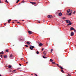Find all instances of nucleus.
<instances>
[{"mask_svg":"<svg viewBox=\"0 0 76 76\" xmlns=\"http://www.w3.org/2000/svg\"><path fill=\"white\" fill-rule=\"evenodd\" d=\"M66 23H69L68 24H67V26L72 25V23H71L70 21L69 20H66Z\"/></svg>","mask_w":76,"mask_h":76,"instance_id":"obj_1","label":"nucleus"},{"mask_svg":"<svg viewBox=\"0 0 76 76\" xmlns=\"http://www.w3.org/2000/svg\"><path fill=\"white\" fill-rule=\"evenodd\" d=\"M29 46L31 47H30L29 48H30V50H33V48H34V46H33L30 45V46Z\"/></svg>","mask_w":76,"mask_h":76,"instance_id":"obj_2","label":"nucleus"},{"mask_svg":"<svg viewBox=\"0 0 76 76\" xmlns=\"http://www.w3.org/2000/svg\"><path fill=\"white\" fill-rule=\"evenodd\" d=\"M48 17L49 18L51 19L53 18V16H52V15H48Z\"/></svg>","mask_w":76,"mask_h":76,"instance_id":"obj_3","label":"nucleus"},{"mask_svg":"<svg viewBox=\"0 0 76 76\" xmlns=\"http://www.w3.org/2000/svg\"><path fill=\"white\" fill-rule=\"evenodd\" d=\"M28 34H32V33H33L32 31H28Z\"/></svg>","mask_w":76,"mask_h":76,"instance_id":"obj_4","label":"nucleus"},{"mask_svg":"<svg viewBox=\"0 0 76 76\" xmlns=\"http://www.w3.org/2000/svg\"><path fill=\"white\" fill-rule=\"evenodd\" d=\"M43 55H44V56H46V55H47V53L45 51L43 52Z\"/></svg>","mask_w":76,"mask_h":76,"instance_id":"obj_5","label":"nucleus"},{"mask_svg":"<svg viewBox=\"0 0 76 76\" xmlns=\"http://www.w3.org/2000/svg\"><path fill=\"white\" fill-rule=\"evenodd\" d=\"M58 15L59 16H61L62 15V13H61V12H59L58 13Z\"/></svg>","mask_w":76,"mask_h":76,"instance_id":"obj_6","label":"nucleus"},{"mask_svg":"<svg viewBox=\"0 0 76 76\" xmlns=\"http://www.w3.org/2000/svg\"><path fill=\"white\" fill-rule=\"evenodd\" d=\"M73 30H75V29H74L73 27L70 28V31H72Z\"/></svg>","mask_w":76,"mask_h":76,"instance_id":"obj_7","label":"nucleus"},{"mask_svg":"<svg viewBox=\"0 0 76 76\" xmlns=\"http://www.w3.org/2000/svg\"><path fill=\"white\" fill-rule=\"evenodd\" d=\"M43 45V44L42 43H40L39 44V46H41Z\"/></svg>","mask_w":76,"mask_h":76,"instance_id":"obj_8","label":"nucleus"},{"mask_svg":"<svg viewBox=\"0 0 76 76\" xmlns=\"http://www.w3.org/2000/svg\"><path fill=\"white\" fill-rule=\"evenodd\" d=\"M73 35H74V33L73 32H72V33H71V36H72Z\"/></svg>","mask_w":76,"mask_h":76,"instance_id":"obj_9","label":"nucleus"},{"mask_svg":"<svg viewBox=\"0 0 76 76\" xmlns=\"http://www.w3.org/2000/svg\"><path fill=\"white\" fill-rule=\"evenodd\" d=\"M26 43H27V44L28 45H30V43L29 42H26Z\"/></svg>","mask_w":76,"mask_h":76,"instance_id":"obj_10","label":"nucleus"},{"mask_svg":"<svg viewBox=\"0 0 76 76\" xmlns=\"http://www.w3.org/2000/svg\"><path fill=\"white\" fill-rule=\"evenodd\" d=\"M67 12L68 13H69V12H70V10L69 9L68 10H67Z\"/></svg>","mask_w":76,"mask_h":76,"instance_id":"obj_11","label":"nucleus"},{"mask_svg":"<svg viewBox=\"0 0 76 76\" xmlns=\"http://www.w3.org/2000/svg\"><path fill=\"white\" fill-rule=\"evenodd\" d=\"M4 58H7V55L4 56Z\"/></svg>","mask_w":76,"mask_h":76,"instance_id":"obj_12","label":"nucleus"},{"mask_svg":"<svg viewBox=\"0 0 76 76\" xmlns=\"http://www.w3.org/2000/svg\"><path fill=\"white\" fill-rule=\"evenodd\" d=\"M50 61L51 62H53V59H51L50 60Z\"/></svg>","mask_w":76,"mask_h":76,"instance_id":"obj_13","label":"nucleus"},{"mask_svg":"<svg viewBox=\"0 0 76 76\" xmlns=\"http://www.w3.org/2000/svg\"><path fill=\"white\" fill-rule=\"evenodd\" d=\"M4 54V52H1L0 53V54Z\"/></svg>","mask_w":76,"mask_h":76,"instance_id":"obj_14","label":"nucleus"},{"mask_svg":"<svg viewBox=\"0 0 76 76\" xmlns=\"http://www.w3.org/2000/svg\"><path fill=\"white\" fill-rule=\"evenodd\" d=\"M59 67H60V69H63V67H61V66H59Z\"/></svg>","mask_w":76,"mask_h":76,"instance_id":"obj_15","label":"nucleus"},{"mask_svg":"<svg viewBox=\"0 0 76 76\" xmlns=\"http://www.w3.org/2000/svg\"><path fill=\"white\" fill-rule=\"evenodd\" d=\"M72 12H70V14H69V16H71L72 15Z\"/></svg>","mask_w":76,"mask_h":76,"instance_id":"obj_16","label":"nucleus"},{"mask_svg":"<svg viewBox=\"0 0 76 76\" xmlns=\"http://www.w3.org/2000/svg\"><path fill=\"white\" fill-rule=\"evenodd\" d=\"M8 71H9V72H12V71L11 69H9L8 70Z\"/></svg>","mask_w":76,"mask_h":76,"instance_id":"obj_17","label":"nucleus"},{"mask_svg":"<svg viewBox=\"0 0 76 76\" xmlns=\"http://www.w3.org/2000/svg\"><path fill=\"white\" fill-rule=\"evenodd\" d=\"M11 66L10 65H9V66H8V68H9V69H10L11 68Z\"/></svg>","mask_w":76,"mask_h":76,"instance_id":"obj_18","label":"nucleus"},{"mask_svg":"<svg viewBox=\"0 0 76 76\" xmlns=\"http://www.w3.org/2000/svg\"><path fill=\"white\" fill-rule=\"evenodd\" d=\"M12 57V54L10 55V57Z\"/></svg>","mask_w":76,"mask_h":76,"instance_id":"obj_19","label":"nucleus"},{"mask_svg":"<svg viewBox=\"0 0 76 76\" xmlns=\"http://www.w3.org/2000/svg\"><path fill=\"white\" fill-rule=\"evenodd\" d=\"M31 4H36V3H35V2H34V3H31Z\"/></svg>","mask_w":76,"mask_h":76,"instance_id":"obj_20","label":"nucleus"},{"mask_svg":"<svg viewBox=\"0 0 76 76\" xmlns=\"http://www.w3.org/2000/svg\"><path fill=\"white\" fill-rule=\"evenodd\" d=\"M52 64H56V63H55V62H53L52 63Z\"/></svg>","mask_w":76,"mask_h":76,"instance_id":"obj_21","label":"nucleus"},{"mask_svg":"<svg viewBox=\"0 0 76 76\" xmlns=\"http://www.w3.org/2000/svg\"><path fill=\"white\" fill-rule=\"evenodd\" d=\"M57 66H58V67H61V66H60V65L58 64H57Z\"/></svg>","mask_w":76,"mask_h":76,"instance_id":"obj_22","label":"nucleus"},{"mask_svg":"<svg viewBox=\"0 0 76 76\" xmlns=\"http://www.w3.org/2000/svg\"><path fill=\"white\" fill-rule=\"evenodd\" d=\"M43 58H45V59L46 58V57H44V56H43Z\"/></svg>","mask_w":76,"mask_h":76,"instance_id":"obj_23","label":"nucleus"},{"mask_svg":"<svg viewBox=\"0 0 76 76\" xmlns=\"http://www.w3.org/2000/svg\"><path fill=\"white\" fill-rule=\"evenodd\" d=\"M61 71L62 72L64 73V71H63V70L61 69Z\"/></svg>","mask_w":76,"mask_h":76,"instance_id":"obj_24","label":"nucleus"},{"mask_svg":"<svg viewBox=\"0 0 76 76\" xmlns=\"http://www.w3.org/2000/svg\"><path fill=\"white\" fill-rule=\"evenodd\" d=\"M5 2H7V3H8V1H7V0H6L5 1Z\"/></svg>","mask_w":76,"mask_h":76,"instance_id":"obj_25","label":"nucleus"},{"mask_svg":"<svg viewBox=\"0 0 76 76\" xmlns=\"http://www.w3.org/2000/svg\"><path fill=\"white\" fill-rule=\"evenodd\" d=\"M63 19H66V17H63Z\"/></svg>","mask_w":76,"mask_h":76,"instance_id":"obj_26","label":"nucleus"},{"mask_svg":"<svg viewBox=\"0 0 76 76\" xmlns=\"http://www.w3.org/2000/svg\"><path fill=\"white\" fill-rule=\"evenodd\" d=\"M24 46L26 47H28V46L27 45H24Z\"/></svg>","mask_w":76,"mask_h":76,"instance_id":"obj_27","label":"nucleus"},{"mask_svg":"<svg viewBox=\"0 0 76 76\" xmlns=\"http://www.w3.org/2000/svg\"><path fill=\"white\" fill-rule=\"evenodd\" d=\"M36 54H39V52H38V51L36 52Z\"/></svg>","mask_w":76,"mask_h":76,"instance_id":"obj_28","label":"nucleus"},{"mask_svg":"<svg viewBox=\"0 0 76 76\" xmlns=\"http://www.w3.org/2000/svg\"><path fill=\"white\" fill-rule=\"evenodd\" d=\"M53 49H51V53H52V51H53Z\"/></svg>","mask_w":76,"mask_h":76,"instance_id":"obj_29","label":"nucleus"},{"mask_svg":"<svg viewBox=\"0 0 76 76\" xmlns=\"http://www.w3.org/2000/svg\"><path fill=\"white\" fill-rule=\"evenodd\" d=\"M19 1V0H17V2H16V3H18Z\"/></svg>","mask_w":76,"mask_h":76,"instance_id":"obj_30","label":"nucleus"},{"mask_svg":"<svg viewBox=\"0 0 76 76\" xmlns=\"http://www.w3.org/2000/svg\"><path fill=\"white\" fill-rule=\"evenodd\" d=\"M75 13H76V12L74 11V12H73V14H75Z\"/></svg>","mask_w":76,"mask_h":76,"instance_id":"obj_31","label":"nucleus"},{"mask_svg":"<svg viewBox=\"0 0 76 76\" xmlns=\"http://www.w3.org/2000/svg\"><path fill=\"white\" fill-rule=\"evenodd\" d=\"M6 52H8V50L7 49V50H6Z\"/></svg>","mask_w":76,"mask_h":76,"instance_id":"obj_32","label":"nucleus"},{"mask_svg":"<svg viewBox=\"0 0 76 76\" xmlns=\"http://www.w3.org/2000/svg\"><path fill=\"white\" fill-rule=\"evenodd\" d=\"M34 75H35L36 76H37V75L36 74H34Z\"/></svg>","mask_w":76,"mask_h":76,"instance_id":"obj_33","label":"nucleus"},{"mask_svg":"<svg viewBox=\"0 0 76 76\" xmlns=\"http://www.w3.org/2000/svg\"><path fill=\"white\" fill-rule=\"evenodd\" d=\"M74 31H75V32H76V30H73Z\"/></svg>","mask_w":76,"mask_h":76,"instance_id":"obj_34","label":"nucleus"},{"mask_svg":"<svg viewBox=\"0 0 76 76\" xmlns=\"http://www.w3.org/2000/svg\"><path fill=\"white\" fill-rule=\"evenodd\" d=\"M11 20L10 19V20H8V21H11Z\"/></svg>","mask_w":76,"mask_h":76,"instance_id":"obj_35","label":"nucleus"},{"mask_svg":"<svg viewBox=\"0 0 76 76\" xmlns=\"http://www.w3.org/2000/svg\"><path fill=\"white\" fill-rule=\"evenodd\" d=\"M19 65H20V66H21V64H19Z\"/></svg>","mask_w":76,"mask_h":76,"instance_id":"obj_36","label":"nucleus"},{"mask_svg":"<svg viewBox=\"0 0 76 76\" xmlns=\"http://www.w3.org/2000/svg\"><path fill=\"white\" fill-rule=\"evenodd\" d=\"M23 59V58H21V60L22 61Z\"/></svg>","mask_w":76,"mask_h":76,"instance_id":"obj_37","label":"nucleus"},{"mask_svg":"<svg viewBox=\"0 0 76 76\" xmlns=\"http://www.w3.org/2000/svg\"><path fill=\"white\" fill-rule=\"evenodd\" d=\"M44 50V48H42V51Z\"/></svg>","mask_w":76,"mask_h":76,"instance_id":"obj_38","label":"nucleus"},{"mask_svg":"<svg viewBox=\"0 0 76 76\" xmlns=\"http://www.w3.org/2000/svg\"><path fill=\"white\" fill-rule=\"evenodd\" d=\"M15 70H14V71H12V72H15Z\"/></svg>","mask_w":76,"mask_h":76,"instance_id":"obj_39","label":"nucleus"},{"mask_svg":"<svg viewBox=\"0 0 76 76\" xmlns=\"http://www.w3.org/2000/svg\"><path fill=\"white\" fill-rule=\"evenodd\" d=\"M14 21H16V22H17V20H14Z\"/></svg>","mask_w":76,"mask_h":76,"instance_id":"obj_40","label":"nucleus"},{"mask_svg":"<svg viewBox=\"0 0 76 76\" xmlns=\"http://www.w3.org/2000/svg\"><path fill=\"white\" fill-rule=\"evenodd\" d=\"M8 23H10V21H8Z\"/></svg>","mask_w":76,"mask_h":76,"instance_id":"obj_41","label":"nucleus"},{"mask_svg":"<svg viewBox=\"0 0 76 76\" xmlns=\"http://www.w3.org/2000/svg\"><path fill=\"white\" fill-rule=\"evenodd\" d=\"M0 57H2V55H1Z\"/></svg>","mask_w":76,"mask_h":76,"instance_id":"obj_42","label":"nucleus"},{"mask_svg":"<svg viewBox=\"0 0 76 76\" xmlns=\"http://www.w3.org/2000/svg\"><path fill=\"white\" fill-rule=\"evenodd\" d=\"M72 12V10H70V12Z\"/></svg>","mask_w":76,"mask_h":76,"instance_id":"obj_43","label":"nucleus"},{"mask_svg":"<svg viewBox=\"0 0 76 76\" xmlns=\"http://www.w3.org/2000/svg\"><path fill=\"white\" fill-rule=\"evenodd\" d=\"M17 23H20V22H18Z\"/></svg>","mask_w":76,"mask_h":76,"instance_id":"obj_44","label":"nucleus"},{"mask_svg":"<svg viewBox=\"0 0 76 76\" xmlns=\"http://www.w3.org/2000/svg\"><path fill=\"white\" fill-rule=\"evenodd\" d=\"M30 3H35V2H30Z\"/></svg>","mask_w":76,"mask_h":76,"instance_id":"obj_45","label":"nucleus"},{"mask_svg":"<svg viewBox=\"0 0 76 76\" xmlns=\"http://www.w3.org/2000/svg\"><path fill=\"white\" fill-rule=\"evenodd\" d=\"M14 23V22H12V23Z\"/></svg>","mask_w":76,"mask_h":76,"instance_id":"obj_46","label":"nucleus"},{"mask_svg":"<svg viewBox=\"0 0 76 76\" xmlns=\"http://www.w3.org/2000/svg\"><path fill=\"white\" fill-rule=\"evenodd\" d=\"M67 76H70V75H67Z\"/></svg>","mask_w":76,"mask_h":76,"instance_id":"obj_47","label":"nucleus"},{"mask_svg":"<svg viewBox=\"0 0 76 76\" xmlns=\"http://www.w3.org/2000/svg\"><path fill=\"white\" fill-rule=\"evenodd\" d=\"M37 23H40V22H37Z\"/></svg>","mask_w":76,"mask_h":76,"instance_id":"obj_48","label":"nucleus"},{"mask_svg":"<svg viewBox=\"0 0 76 76\" xmlns=\"http://www.w3.org/2000/svg\"><path fill=\"white\" fill-rule=\"evenodd\" d=\"M24 21V20H22V21Z\"/></svg>","mask_w":76,"mask_h":76,"instance_id":"obj_49","label":"nucleus"},{"mask_svg":"<svg viewBox=\"0 0 76 76\" xmlns=\"http://www.w3.org/2000/svg\"><path fill=\"white\" fill-rule=\"evenodd\" d=\"M6 24V23L4 24V25H5Z\"/></svg>","mask_w":76,"mask_h":76,"instance_id":"obj_50","label":"nucleus"},{"mask_svg":"<svg viewBox=\"0 0 76 76\" xmlns=\"http://www.w3.org/2000/svg\"><path fill=\"white\" fill-rule=\"evenodd\" d=\"M28 63V62H26V64H27Z\"/></svg>","mask_w":76,"mask_h":76,"instance_id":"obj_51","label":"nucleus"},{"mask_svg":"<svg viewBox=\"0 0 76 76\" xmlns=\"http://www.w3.org/2000/svg\"><path fill=\"white\" fill-rule=\"evenodd\" d=\"M0 76H1V75H0Z\"/></svg>","mask_w":76,"mask_h":76,"instance_id":"obj_52","label":"nucleus"},{"mask_svg":"<svg viewBox=\"0 0 76 76\" xmlns=\"http://www.w3.org/2000/svg\"><path fill=\"white\" fill-rule=\"evenodd\" d=\"M0 3H1V0H0Z\"/></svg>","mask_w":76,"mask_h":76,"instance_id":"obj_53","label":"nucleus"},{"mask_svg":"<svg viewBox=\"0 0 76 76\" xmlns=\"http://www.w3.org/2000/svg\"><path fill=\"white\" fill-rule=\"evenodd\" d=\"M30 3H32V2H30Z\"/></svg>","mask_w":76,"mask_h":76,"instance_id":"obj_54","label":"nucleus"},{"mask_svg":"<svg viewBox=\"0 0 76 76\" xmlns=\"http://www.w3.org/2000/svg\"><path fill=\"white\" fill-rule=\"evenodd\" d=\"M43 32H44V31H43Z\"/></svg>","mask_w":76,"mask_h":76,"instance_id":"obj_55","label":"nucleus"},{"mask_svg":"<svg viewBox=\"0 0 76 76\" xmlns=\"http://www.w3.org/2000/svg\"><path fill=\"white\" fill-rule=\"evenodd\" d=\"M46 45H47V44H46Z\"/></svg>","mask_w":76,"mask_h":76,"instance_id":"obj_56","label":"nucleus"},{"mask_svg":"<svg viewBox=\"0 0 76 76\" xmlns=\"http://www.w3.org/2000/svg\"><path fill=\"white\" fill-rule=\"evenodd\" d=\"M75 46H76V45H75Z\"/></svg>","mask_w":76,"mask_h":76,"instance_id":"obj_57","label":"nucleus"}]
</instances>
